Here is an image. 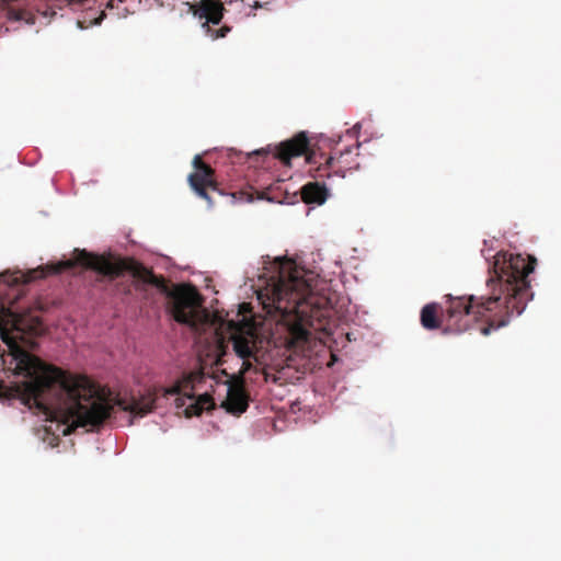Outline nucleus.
I'll return each mask as SVG.
<instances>
[{"mask_svg": "<svg viewBox=\"0 0 561 561\" xmlns=\"http://www.w3.org/2000/svg\"><path fill=\"white\" fill-rule=\"evenodd\" d=\"M43 277L45 272L42 268L0 274V366L26 378L21 382L0 381V400L15 399L36 408L47 417L65 424L64 435L71 434L78 427L87 431L100 427L111 416L115 405L136 416L151 412L156 404L152 393L140 398H118L112 404L88 377L73 376L45 364L20 345L13 331L22 332L21 314L3 295L10 287Z\"/></svg>", "mask_w": 561, "mask_h": 561, "instance_id": "obj_1", "label": "nucleus"}, {"mask_svg": "<svg viewBox=\"0 0 561 561\" xmlns=\"http://www.w3.org/2000/svg\"><path fill=\"white\" fill-rule=\"evenodd\" d=\"M73 253L75 257L72 260L60 262L54 271L59 273L75 265H81L111 278L121 276L125 271L131 272L145 283L153 285L167 294L171 314L176 322L196 327L202 321L204 310H202V299L195 287L178 285L172 290H169L162 276L154 275L135 261H112L103 255L78 249Z\"/></svg>", "mask_w": 561, "mask_h": 561, "instance_id": "obj_4", "label": "nucleus"}, {"mask_svg": "<svg viewBox=\"0 0 561 561\" xmlns=\"http://www.w3.org/2000/svg\"><path fill=\"white\" fill-rule=\"evenodd\" d=\"M193 165L195 171L188 175V184L198 197L205 199L208 205L211 206L213 199L209 195V191H219L215 179V170L205 163L199 156L194 157Z\"/></svg>", "mask_w": 561, "mask_h": 561, "instance_id": "obj_6", "label": "nucleus"}, {"mask_svg": "<svg viewBox=\"0 0 561 561\" xmlns=\"http://www.w3.org/2000/svg\"><path fill=\"white\" fill-rule=\"evenodd\" d=\"M352 152V147L348 146L345 149L334 150L333 154L325 159L324 165L319 167L318 171L332 170L335 174L344 178L346 170H351L353 167L350 165L345 159Z\"/></svg>", "mask_w": 561, "mask_h": 561, "instance_id": "obj_9", "label": "nucleus"}, {"mask_svg": "<svg viewBox=\"0 0 561 561\" xmlns=\"http://www.w3.org/2000/svg\"><path fill=\"white\" fill-rule=\"evenodd\" d=\"M309 140L305 133H299L289 140L282 142L277 149L275 157L283 163L289 164L291 158L300 157L308 152Z\"/></svg>", "mask_w": 561, "mask_h": 561, "instance_id": "obj_8", "label": "nucleus"}, {"mask_svg": "<svg viewBox=\"0 0 561 561\" xmlns=\"http://www.w3.org/2000/svg\"><path fill=\"white\" fill-rule=\"evenodd\" d=\"M241 359H242V365L239 370L240 377L237 382L243 383V376H244V374H247L248 371H250L253 368V363L251 362L252 358H241Z\"/></svg>", "mask_w": 561, "mask_h": 561, "instance_id": "obj_14", "label": "nucleus"}, {"mask_svg": "<svg viewBox=\"0 0 561 561\" xmlns=\"http://www.w3.org/2000/svg\"><path fill=\"white\" fill-rule=\"evenodd\" d=\"M536 259L522 254L499 252L489 271L486 293L480 296L446 295L444 304H426L420 312L425 330L443 328L445 333H462L479 319L483 335L490 334L522 314L533 298L528 275L534 272Z\"/></svg>", "mask_w": 561, "mask_h": 561, "instance_id": "obj_2", "label": "nucleus"}, {"mask_svg": "<svg viewBox=\"0 0 561 561\" xmlns=\"http://www.w3.org/2000/svg\"><path fill=\"white\" fill-rule=\"evenodd\" d=\"M190 11L198 20L205 33L213 39L225 37L231 27L222 25L218 30L213 28V25H218L222 18L225 8L219 0H201L190 4Z\"/></svg>", "mask_w": 561, "mask_h": 561, "instance_id": "obj_5", "label": "nucleus"}, {"mask_svg": "<svg viewBox=\"0 0 561 561\" xmlns=\"http://www.w3.org/2000/svg\"><path fill=\"white\" fill-rule=\"evenodd\" d=\"M178 401H180V402L178 403V405H183V404H184V403H183V399L178 398Z\"/></svg>", "mask_w": 561, "mask_h": 561, "instance_id": "obj_17", "label": "nucleus"}, {"mask_svg": "<svg viewBox=\"0 0 561 561\" xmlns=\"http://www.w3.org/2000/svg\"><path fill=\"white\" fill-rule=\"evenodd\" d=\"M178 401H180V402L178 403V405H183V404H184V403H183V399L178 398Z\"/></svg>", "mask_w": 561, "mask_h": 561, "instance_id": "obj_16", "label": "nucleus"}, {"mask_svg": "<svg viewBox=\"0 0 561 561\" xmlns=\"http://www.w3.org/2000/svg\"><path fill=\"white\" fill-rule=\"evenodd\" d=\"M329 197V190L319 182H309L301 187V198L306 204H323Z\"/></svg>", "mask_w": 561, "mask_h": 561, "instance_id": "obj_10", "label": "nucleus"}, {"mask_svg": "<svg viewBox=\"0 0 561 561\" xmlns=\"http://www.w3.org/2000/svg\"><path fill=\"white\" fill-rule=\"evenodd\" d=\"M221 407L230 414L239 416L249 408V394L242 382H234L228 386L227 398Z\"/></svg>", "mask_w": 561, "mask_h": 561, "instance_id": "obj_7", "label": "nucleus"}, {"mask_svg": "<svg viewBox=\"0 0 561 561\" xmlns=\"http://www.w3.org/2000/svg\"><path fill=\"white\" fill-rule=\"evenodd\" d=\"M193 390V379L191 375L183 376L181 379H179L173 386L164 389V396H176V394H184L187 396L190 399H193L192 396H190V391Z\"/></svg>", "mask_w": 561, "mask_h": 561, "instance_id": "obj_13", "label": "nucleus"}, {"mask_svg": "<svg viewBox=\"0 0 561 561\" xmlns=\"http://www.w3.org/2000/svg\"><path fill=\"white\" fill-rule=\"evenodd\" d=\"M319 176H324V174H323V173H320V174H319ZM325 176H327V178H330V176H331V173H327V174H325Z\"/></svg>", "mask_w": 561, "mask_h": 561, "instance_id": "obj_18", "label": "nucleus"}, {"mask_svg": "<svg viewBox=\"0 0 561 561\" xmlns=\"http://www.w3.org/2000/svg\"><path fill=\"white\" fill-rule=\"evenodd\" d=\"M233 351L240 358H253L256 360V346L253 340L244 335L232 337Z\"/></svg>", "mask_w": 561, "mask_h": 561, "instance_id": "obj_11", "label": "nucleus"}, {"mask_svg": "<svg viewBox=\"0 0 561 561\" xmlns=\"http://www.w3.org/2000/svg\"><path fill=\"white\" fill-rule=\"evenodd\" d=\"M254 7H255V8L260 7L259 1H255Z\"/></svg>", "mask_w": 561, "mask_h": 561, "instance_id": "obj_19", "label": "nucleus"}, {"mask_svg": "<svg viewBox=\"0 0 561 561\" xmlns=\"http://www.w3.org/2000/svg\"><path fill=\"white\" fill-rule=\"evenodd\" d=\"M178 401H180V402L178 403V405H183V404H184V403H183V399L178 398Z\"/></svg>", "mask_w": 561, "mask_h": 561, "instance_id": "obj_15", "label": "nucleus"}, {"mask_svg": "<svg viewBox=\"0 0 561 561\" xmlns=\"http://www.w3.org/2000/svg\"><path fill=\"white\" fill-rule=\"evenodd\" d=\"M276 264L277 277L259 293L257 298L267 313L279 314L290 343H306L310 336L308 328L312 324L310 309L316 305L313 274L287 257H277Z\"/></svg>", "mask_w": 561, "mask_h": 561, "instance_id": "obj_3", "label": "nucleus"}, {"mask_svg": "<svg viewBox=\"0 0 561 561\" xmlns=\"http://www.w3.org/2000/svg\"><path fill=\"white\" fill-rule=\"evenodd\" d=\"M215 408V402L211 396L205 393L199 396L193 403L185 409L186 416H197L205 410H211Z\"/></svg>", "mask_w": 561, "mask_h": 561, "instance_id": "obj_12", "label": "nucleus"}]
</instances>
